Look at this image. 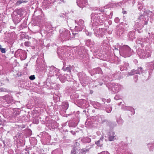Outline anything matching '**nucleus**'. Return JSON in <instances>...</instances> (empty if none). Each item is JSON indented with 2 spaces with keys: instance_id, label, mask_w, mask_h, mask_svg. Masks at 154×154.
Here are the masks:
<instances>
[{
  "instance_id": "obj_1",
  "label": "nucleus",
  "mask_w": 154,
  "mask_h": 154,
  "mask_svg": "<svg viewBox=\"0 0 154 154\" xmlns=\"http://www.w3.org/2000/svg\"><path fill=\"white\" fill-rule=\"evenodd\" d=\"M120 55L124 57H129L133 54V51L127 45L120 46L119 50Z\"/></svg>"
},
{
  "instance_id": "obj_2",
  "label": "nucleus",
  "mask_w": 154,
  "mask_h": 154,
  "mask_svg": "<svg viewBox=\"0 0 154 154\" xmlns=\"http://www.w3.org/2000/svg\"><path fill=\"white\" fill-rule=\"evenodd\" d=\"M59 38L63 41L69 40L70 37V33L69 31L66 29L62 28L59 30Z\"/></svg>"
},
{
  "instance_id": "obj_3",
  "label": "nucleus",
  "mask_w": 154,
  "mask_h": 154,
  "mask_svg": "<svg viewBox=\"0 0 154 154\" xmlns=\"http://www.w3.org/2000/svg\"><path fill=\"white\" fill-rule=\"evenodd\" d=\"M145 18L144 16L141 15L136 21L135 26L137 28H142L144 25H146L147 23V21H145Z\"/></svg>"
},
{
  "instance_id": "obj_4",
  "label": "nucleus",
  "mask_w": 154,
  "mask_h": 154,
  "mask_svg": "<svg viewBox=\"0 0 154 154\" xmlns=\"http://www.w3.org/2000/svg\"><path fill=\"white\" fill-rule=\"evenodd\" d=\"M137 54L140 58L144 59L149 57L150 56L151 51L150 50L138 49L137 51Z\"/></svg>"
},
{
  "instance_id": "obj_5",
  "label": "nucleus",
  "mask_w": 154,
  "mask_h": 154,
  "mask_svg": "<svg viewBox=\"0 0 154 154\" xmlns=\"http://www.w3.org/2000/svg\"><path fill=\"white\" fill-rule=\"evenodd\" d=\"M110 91L112 93L115 94L118 93L121 89V85L118 84L112 83L110 84L108 87Z\"/></svg>"
},
{
  "instance_id": "obj_6",
  "label": "nucleus",
  "mask_w": 154,
  "mask_h": 154,
  "mask_svg": "<svg viewBox=\"0 0 154 154\" xmlns=\"http://www.w3.org/2000/svg\"><path fill=\"white\" fill-rule=\"evenodd\" d=\"M15 55L17 57H19L21 60H25L27 57V53L24 50L18 49L15 53Z\"/></svg>"
},
{
  "instance_id": "obj_7",
  "label": "nucleus",
  "mask_w": 154,
  "mask_h": 154,
  "mask_svg": "<svg viewBox=\"0 0 154 154\" xmlns=\"http://www.w3.org/2000/svg\"><path fill=\"white\" fill-rule=\"evenodd\" d=\"M79 79L81 83L83 86L87 85L89 82L88 78L86 76L84 73H80L79 74Z\"/></svg>"
},
{
  "instance_id": "obj_8",
  "label": "nucleus",
  "mask_w": 154,
  "mask_h": 154,
  "mask_svg": "<svg viewBox=\"0 0 154 154\" xmlns=\"http://www.w3.org/2000/svg\"><path fill=\"white\" fill-rule=\"evenodd\" d=\"M77 25L75 26V30L77 32L81 31L85 28L84 22L82 19H80L77 23Z\"/></svg>"
},
{
  "instance_id": "obj_9",
  "label": "nucleus",
  "mask_w": 154,
  "mask_h": 154,
  "mask_svg": "<svg viewBox=\"0 0 154 154\" xmlns=\"http://www.w3.org/2000/svg\"><path fill=\"white\" fill-rule=\"evenodd\" d=\"M93 30L94 31L95 35L97 37L100 38L103 35L105 29L104 28H99L98 29H94Z\"/></svg>"
},
{
  "instance_id": "obj_10",
  "label": "nucleus",
  "mask_w": 154,
  "mask_h": 154,
  "mask_svg": "<svg viewBox=\"0 0 154 154\" xmlns=\"http://www.w3.org/2000/svg\"><path fill=\"white\" fill-rule=\"evenodd\" d=\"M143 70L142 69V68L140 67L138 68L137 70H132L130 72H128V76H131L134 75L135 74H140L143 72Z\"/></svg>"
},
{
  "instance_id": "obj_11",
  "label": "nucleus",
  "mask_w": 154,
  "mask_h": 154,
  "mask_svg": "<svg viewBox=\"0 0 154 154\" xmlns=\"http://www.w3.org/2000/svg\"><path fill=\"white\" fill-rule=\"evenodd\" d=\"M3 100L2 101L3 103L6 102L7 103L9 104L13 102V97L11 96L6 95L5 97H2L1 100Z\"/></svg>"
},
{
  "instance_id": "obj_12",
  "label": "nucleus",
  "mask_w": 154,
  "mask_h": 154,
  "mask_svg": "<svg viewBox=\"0 0 154 154\" xmlns=\"http://www.w3.org/2000/svg\"><path fill=\"white\" fill-rule=\"evenodd\" d=\"M100 14L98 13H96V12L91 14V20H93L94 22H96L97 24L98 20L99 19V18L100 15Z\"/></svg>"
},
{
  "instance_id": "obj_13",
  "label": "nucleus",
  "mask_w": 154,
  "mask_h": 154,
  "mask_svg": "<svg viewBox=\"0 0 154 154\" xmlns=\"http://www.w3.org/2000/svg\"><path fill=\"white\" fill-rule=\"evenodd\" d=\"M87 3V0H77V4L80 8H83Z\"/></svg>"
},
{
  "instance_id": "obj_14",
  "label": "nucleus",
  "mask_w": 154,
  "mask_h": 154,
  "mask_svg": "<svg viewBox=\"0 0 154 154\" xmlns=\"http://www.w3.org/2000/svg\"><path fill=\"white\" fill-rule=\"evenodd\" d=\"M12 17L14 22L15 24L19 23L22 18L21 15L20 14L14 16Z\"/></svg>"
},
{
  "instance_id": "obj_15",
  "label": "nucleus",
  "mask_w": 154,
  "mask_h": 154,
  "mask_svg": "<svg viewBox=\"0 0 154 154\" xmlns=\"http://www.w3.org/2000/svg\"><path fill=\"white\" fill-rule=\"evenodd\" d=\"M145 42V39H143L142 38L140 37L138 38L137 41V44L140 45L142 47L144 46V45L143 43Z\"/></svg>"
},
{
  "instance_id": "obj_16",
  "label": "nucleus",
  "mask_w": 154,
  "mask_h": 154,
  "mask_svg": "<svg viewBox=\"0 0 154 154\" xmlns=\"http://www.w3.org/2000/svg\"><path fill=\"white\" fill-rule=\"evenodd\" d=\"M94 107L97 109H103L101 104L100 103L97 102H95L93 104Z\"/></svg>"
},
{
  "instance_id": "obj_17",
  "label": "nucleus",
  "mask_w": 154,
  "mask_h": 154,
  "mask_svg": "<svg viewBox=\"0 0 154 154\" xmlns=\"http://www.w3.org/2000/svg\"><path fill=\"white\" fill-rule=\"evenodd\" d=\"M129 67V65L128 63L127 62H124V65L122 66L121 68V70H124L127 69Z\"/></svg>"
},
{
  "instance_id": "obj_18",
  "label": "nucleus",
  "mask_w": 154,
  "mask_h": 154,
  "mask_svg": "<svg viewBox=\"0 0 154 154\" xmlns=\"http://www.w3.org/2000/svg\"><path fill=\"white\" fill-rule=\"evenodd\" d=\"M115 133L114 132H112L110 133L108 137L109 140L110 141H112L116 138H115Z\"/></svg>"
},
{
  "instance_id": "obj_19",
  "label": "nucleus",
  "mask_w": 154,
  "mask_h": 154,
  "mask_svg": "<svg viewBox=\"0 0 154 154\" xmlns=\"http://www.w3.org/2000/svg\"><path fill=\"white\" fill-rule=\"evenodd\" d=\"M99 19L98 20V22L101 23H103L105 21V19L104 15L101 14H100Z\"/></svg>"
},
{
  "instance_id": "obj_20",
  "label": "nucleus",
  "mask_w": 154,
  "mask_h": 154,
  "mask_svg": "<svg viewBox=\"0 0 154 154\" xmlns=\"http://www.w3.org/2000/svg\"><path fill=\"white\" fill-rule=\"evenodd\" d=\"M103 137H101L99 140L96 142L95 143L98 146L101 147L103 145Z\"/></svg>"
},
{
  "instance_id": "obj_21",
  "label": "nucleus",
  "mask_w": 154,
  "mask_h": 154,
  "mask_svg": "<svg viewBox=\"0 0 154 154\" xmlns=\"http://www.w3.org/2000/svg\"><path fill=\"white\" fill-rule=\"evenodd\" d=\"M63 151L60 149L54 150L52 152V154H63Z\"/></svg>"
},
{
  "instance_id": "obj_22",
  "label": "nucleus",
  "mask_w": 154,
  "mask_h": 154,
  "mask_svg": "<svg viewBox=\"0 0 154 154\" xmlns=\"http://www.w3.org/2000/svg\"><path fill=\"white\" fill-rule=\"evenodd\" d=\"M28 2L26 0H19L17 1L15 4V5L16 6H18L22 3H26Z\"/></svg>"
},
{
  "instance_id": "obj_23",
  "label": "nucleus",
  "mask_w": 154,
  "mask_h": 154,
  "mask_svg": "<svg viewBox=\"0 0 154 154\" xmlns=\"http://www.w3.org/2000/svg\"><path fill=\"white\" fill-rule=\"evenodd\" d=\"M128 37L130 40H133L134 38V32H129L128 34Z\"/></svg>"
},
{
  "instance_id": "obj_24",
  "label": "nucleus",
  "mask_w": 154,
  "mask_h": 154,
  "mask_svg": "<svg viewBox=\"0 0 154 154\" xmlns=\"http://www.w3.org/2000/svg\"><path fill=\"white\" fill-rule=\"evenodd\" d=\"M148 147L150 151L153 150V148L154 147V142L149 143L147 144Z\"/></svg>"
},
{
  "instance_id": "obj_25",
  "label": "nucleus",
  "mask_w": 154,
  "mask_h": 154,
  "mask_svg": "<svg viewBox=\"0 0 154 154\" xmlns=\"http://www.w3.org/2000/svg\"><path fill=\"white\" fill-rule=\"evenodd\" d=\"M93 72L95 73L101 74L102 73V70L100 68H98L94 69Z\"/></svg>"
},
{
  "instance_id": "obj_26",
  "label": "nucleus",
  "mask_w": 154,
  "mask_h": 154,
  "mask_svg": "<svg viewBox=\"0 0 154 154\" xmlns=\"http://www.w3.org/2000/svg\"><path fill=\"white\" fill-rule=\"evenodd\" d=\"M106 111L108 113H110L112 110V107L110 105H108L105 109Z\"/></svg>"
},
{
  "instance_id": "obj_27",
  "label": "nucleus",
  "mask_w": 154,
  "mask_h": 154,
  "mask_svg": "<svg viewBox=\"0 0 154 154\" xmlns=\"http://www.w3.org/2000/svg\"><path fill=\"white\" fill-rule=\"evenodd\" d=\"M51 68L53 69V71H54V75L57 76L58 75L57 72H58L59 71V70L54 66H52Z\"/></svg>"
},
{
  "instance_id": "obj_28",
  "label": "nucleus",
  "mask_w": 154,
  "mask_h": 154,
  "mask_svg": "<svg viewBox=\"0 0 154 154\" xmlns=\"http://www.w3.org/2000/svg\"><path fill=\"white\" fill-rule=\"evenodd\" d=\"M148 68L151 70H152L154 68V64L152 62L149 63Z\"/></svg>"
},
{
  "instance_id": "obj_29",
  "label": "nucleus",
  "mask_w": 154,
  "mask_h": 154,
  "mask_svg": "<svg viewBox=\"0 0 154 154\" xmlns=\"http://www.w3.org/2000/svg\"><path fill=\"white\" fill-rule=\"evenodd\" d=\"M6 40H9L12 39L11 34L10 33H7V35L6 36Z\"/></svg>"
},
{
  "instance_id": "obj_30",
  "label": "nucleus",
  "mask_w": 154,
  "mask_h": 154,
  "mask_svg": "<svg viewBox=\"0 0 154 154\" xmlns=\"http://www.w3.org/2000/svg\"><path fill=\"white\" fill-rule=\"evenodd\" d=\"M109 5H106V6H104V7H102L101 8H100L99 9V11L101 12H104V9H106L107 8H109Z\"/></svg>"
},
{
  "instance_id": "obj_31",
  "label": "nucleus",
  "mask_w": 154,
  "mask_h": 154,
  "mask_svg": "<svg viewBox=\"0 0 154 154\" xmlns=\"http://www.w3.org/2000/svg\"><path fill=\"white\" fill-rule=\"evenodd\" d=\"M117 122L119 125H122L123 124L124 122L121 118H119L117 120Z\"/></svg>"
},
{
  "instance_id": "obj_32",
  "label": "nucleus",
  "mask_w": 154,
  "mask_h": 154,
  "mask_svg": "<svg viewBox=\"0 0 154 154\" xmlns=\"http://www.w3.org/2000/svg\"><path fill=\"white\" fill-rule=\"evenodd\" d=\"M127 110H130L131 112H132L133 115H134L135 113L134 109L132 107H127Z\"/></svg>"
},
{
  "instance_id": "obj_33",
  "label": "nucleus",
  "mask_w": 154,
  "mask_h": 154,
  "mask_svg": "<svg viewBox=\"0 0 154 154\" xmlns=\"http://www.w3.org/2000/svg\"><path fill=\"white\" fill-rule=\"evenodd\" d=\"M69 107V105L67 103H65L63 104V108L65 109V110L67 109Z\"/></svg>"
},
{
  "instance_id": "obj_34",
  "label": "nucleus",
  "mask_w": 154,
  "mask_h": 154,
  "mask_svg": "<svg viewBox=\"0 0 154 154\" xmlns=\"http://www.w3.org/2000/svg\"><path fill=\"white\" fill-rule=\"evenodd\" d=\"M78 150L75 148H73L71 151V154H75L78 152Z\"/></svg>"
},
{
  "instance_id": "obj_35",
  "label": "nucleus",
  "mask_w": 154,
  "mask_h": 154,
  "mask_svg": "<svg viewBox=\"0 0 154 154\" xmlns=\"http://www.w3.org/2000/svg\"><path fill=\"white\" fill-rule=\"evenodd\" d=\"M91 44L92 45H94V42H91L90 40L88 39L87 40L86 42V44L87 45H90Z\"/></svg>"
},
{
  "instance_id": "obj_36",
  "label": "nucleus",
  "mask_w": 154,
  "mask_h": 154,
  "mask_svg": "<svg viewBox=\"0 0 154 154\" xmlns=\"http://www.w3.org/2000/svg\"><path fill=\"white\" fill-rule=\"evenodd\" d=\"M8 51V49L7 48H3L1 47V52L2 53H5L6 52Z\"/></svg>"
},
{
  "instance_id": "obj_37",
  "label": "nucleus",
  "mask_w": 154,
  "mask_h": 154,
  "mask_svg": "<svg viewBox=\"0 0 154 154\" xmlns=\"http://www.w3.org/2000/svg\"><path fill=\"white\" fill-rule=\"evenodd\" d=\"M73 37H72V38H75L76 39H77L78 37H79V35L77 33H74L73 32L72 33Z\"/></svg>"
},
{
  "instance_id": "obj_38",
  "label": "nucleus",
  "mask_w": 154,
  "mask_h": 154,
  "mask_svg": "<svg viewBox=\"0 0 154 154\" xmlns=\"http://www.w3.org/2000/svg\"><path fill=\"white\" fill-rule=\"evenodd\" d=\"M14 116H17L18 115H19L20 114V112L19 111V109H17L15 110V111L14 112Z\"/></svg>"
},
{
  "instance_id": "obj_39",
  "label": "nucleus",
  "mask_w": 154,
  "mask_h": 154,
  "mask_svg": "<svg viewBox=\"0 0 154 154\" xmlns=\"http://www.w3.org/2000/svg\"><path fill=\"white\" fill-rule=\"evenodd\" d=\"M63 69L64 71H67L68 72L70 71V69L69 67H67L66 68H64L63 67Z\"/></svg>"
},
{
  "instance_id": "obj_40",
  "label": "nucleus",
  "mask_w": 154,
  "mask_h": 154,
  "mask_svg": "<svg viewBox=\"0 0 154 154\" xmlns=\"http://www.w3.org/2000/svg\"><path fill=\"white\" fill-rule=\"evenodd\" d=\"M121 97L119 95H116L115 96L114 99L116 100H118L120 99H121Z\"/></svg>"
},
{
  "instance_id": "obj_41",
  "label": "nucleus",
  "mask_w": 154,
  "mask_h": 154,
  "mask_svg": "<svg viewBox=\"0 0 154 154\" xmlns=\"http://www.w3.org/2000/svg\"><path fill=\"white\" fill-rule=\"evenodd\" d=\"M30 43L29 42H26L24 43V45L26 46H30Z\"/></svg>"
},
{
  "instance_id": "obj_42",
  "label": "nucleus",
  "mask_w": 154,
  "mask_h": 154,
  "mask_svg": "<svg viewBox=\"0 0 154 154\" xmlns=\"http://www.w3.org/2000/svg\"><path fill=\"white\" fill-rule=\"evenodd\" d=\"M29 79L31 80H33L35 79V77L34 75H31L29 77Z\"/></svg>"
},
{
  "instance_id": "obj_43",
  "label": "nucleus",
  "mask_w": 154,
  "mask_h": 154,
  "mask_svg": "<svg viewBox=\"0 0 154 154\" xmlns=\"http://www.w3.org/2000/svg\"><path fill=\"white\" fill-rule=\"evenodd\" d=\"M115 21L116 23H118L119 22V19L118 17H116L115 19Z\"/></svg>"
},
{
  "instance_id": "obj_44",
  "label": "nucleus",
  "mask_w": 154,
  "mask_h": 154,
  "mask_svg": "<svg viewBox=\"0 0 154 154\" xmlns=\"http://www.w3.org/2000/svg\"><path fill=\"white\" fill-rule=\"evenodd\" d=\"M98 154H109L106 151H103V152H102L100 153H99Z\"/></svg>"
},
{
  "instance_id": "obj_45",
  "label": "nucleus",
  "mask_w": 154,
  "mask_h": 154,
  "mask_svg": "<svg viewBox=\"0 0 154 154\" xmlns=\"http://www.w3.org/2000/svg\"><path fill=\"white\" fill-rule=\"evenodd\" d=\"M116 126V124L115 123L113 122L111 123V127H113Z\"/></svg>"
},
{
  "instance_id": "obj_46",
  "label": "nucleus",
  "mask_w": 154,
  "mask_h": 154,
  "mask_svg": "<svg viewBox=\"0 0 154 154\" xmlns=\"http://www.w3.org/2000/svg\"><path fill=\"white\" fill-rule=\"evenodd\" d=\"M60 49L62 50L61 48H60V47L58 48V49L57 51V54H60Z\"/></svg>"
},
{
  "instance_id": "obj_47",
  "label": "nucleus",
  "mask_w": 154,
  "mask_h": 154,
  "mask_svg": "<svg viewBox=\"0 0 154 154\" xmlns=\"http://www.w3.org/2000/svg\"><path fill=\"white\" fill-rule=\"evenodd\" d=\"M41 63H42L44 66H45V63L44 61V60L43 59H42V60H41Z\"/></svg>"
},
{
  "instance_id": "obj_48",
  "label": "nucleus",
  "mask_w": 154,
  "mask_h": 154,
  "mask_svg": "<svg viewBox=\"0 0 154 154\" xmlns=\"http://www.w3.org/2000/svg\"><path fill=\"white\" fill-rule=\"evenodd\" d=\"M124 144V146H126L127 145L126 144H125L124 142H122L120 144H119V146H121V145L122 144V145H123V144Z\"/></svg>"
},
{
  "instance_id": "obj_49",
  "label": "nucleus",
  "mask_w": 154,
  "mask_h": 154,
  "mask_svg": "<svg viewBox=\"0 0 154 154\" xmlns=\"http://www.w3.org/2000/svg\"><path fill=\"white\" fill-rule=\"evenodd\" d=\"M86 33L87 35L91 36V33L88 32V31L87 32L86 31Z\"/></svg>"
},
{
  "instance_id": "obj_50",
  "label": "nucleus",
  "mask_w": 154,
  "mask_h": 154,
  "mask_svg": "<svg viewBox=\"0 0 154 154\" xmlns=\"http://www.w3.org/2000/svg\"><path fill=\"white\" fill-rule=\"evenodd\" d=\"M0 91H1L5 92L6 91V90L3 88H1Z\"/></svg>"
},
{
  "instance_id": "obj_51",
  "label": "nucleus",
  "mask_w": 154,
  "mask_h": 154,
  "mask_svg": "<svg viewBox=\"0 0 154 154\" xmlns=\"http://www.w3.org/2000/svg\"><path fill=\"white\" fill-rule=\"evenodd\" d=\"M67 123V122H66L65 123H63L62 124V126L64 127V126H66V125Z\"/></svg>"
},
{
  "instance_id": "obj_52",
  "label": "nucleus",
  "mask_w": 154,
  "mask_h": 154,
  "mask_svg": "<svg viewBox=\"0 0 154 154\" xmlns=\"http://www.w3.org/2000/svg\"><path fill=\"white\" fill-rule=\"evenodd\" d=\"M34 123L36 124H38V122H39V121L38 120H37V121H34Z\"/></svg>"
},
{
  "instance_id": "obj_53",
  "label": "nucleus",
  "mask_w": 154,
  "mask_h": 154,
  "mask_svg": "<svg viewBox=\"0 0 154 154\" xmlns=\"http://www.w3.org/2000/svg\"><path fill=\"white\" fill-rule=\"evenodd\" d=\"M71 133L73 135H74L75 134V132L72 131H71Z\"/></svg>"
},
{
  "instance_id": "obj_54",
  "label": "nucleus",
  "mask_w": 154,
  "mask_h": 154,
  "mask_svg": "<svg viewBox=\"0 0 154 154\" xmlns=\"http://www.w3.org/2000/svg\"><path fill=\"white\" fill-rule=\"evenodd\" d=\"M137 77H135L134 78V81L136 82L137 79Z\"/></svg>"
},
{
  "instance_id": "obj_55",
  "label": "nucleus",
  "mask_w": 154,
  "mask_h": 154,
  "mask_svg": "<svg viewBox=\"0 0 154 154\" xmlns=\"http://www.w3.org/2000/svg\"><path fill=\"white\" fill-rule=\"evenodd\" d=\"M103 81H101V82H99V85H100V86H101V85H102V84H103V82H103Z\"/></svg>"
},
{
  "instance_id": "obj_56",
  "label": "nucleus",
  "mask_w": 154,
  "mask_h": 154,
  "mask_svg": "<svg viewBox=\"0 0 154 154\" xmlns=\"http://www.w3.org/2000/svg\"><path fill=\"white\" fill-rule=\"evenodd\" d=\"M85 152L84 151H82V152H80L79 154H85Z\"/></svg>"
},
{
  "instance_id": "obj_57",
  "label": "nucleus",
  "mask_w": 154,
  "mask_h": 154,
  "mask_svg": "<svg viewBox=\"0 0 154 154\" xmlns=\"http://www.w3.org/2000/svg\"><path fill=\"white\" fill-rule=\"evenodd\" d=\"M2 0V3H3V4L5 5V0Z\"/></svg>"
},
{
  "instance_id": "obj_58",
  "label": "nucleus",
  "mask_w": 154,
  "mask_h": 154,
  "mask_svg": "<svg viewBox=\"0 0 154 154\" xmlns=\"http://www.w3.org/2000/svg\"><path fill=\"white\" fill-rule=\"evenodd\" d=\"M113 11H111L110 12V16H112L113 15Z\"/></svg>"
},
{
  "instance_id": "obj_59",
  "label": "nucleus",
  "mask_w": 154,
  "mask_h": 154,
  "mask_svg": "<svg viewBox=\"0 0 154 154\" xmlns=\"http://www.w3.org/2000/svg\"><path fill=\"white\" fill-rule=\"evenodd\" d=\"M126 13H127V12L126 11H122V13L123 14H125Z\"/></svg>"
},
{
  "instance_id": "obj_60",
  "label": "nucleus",
  "mask_w": 154,
  "mask_h": 154,
  "mask_svg": "<svg viewBox=\"0 0 154 154\" xmlns=\"http://www.w3.org/2000/svg\"><path fill=\"white\" fill-rule=\"evenodd\" d=\"M118 47H116V46H115L114 47V49H115L116 50H118Z\"/></svg>"
},
{
  "instance_id": "obj_61",
  "label": "nucleus",
  "mask_w": 154,
  "mask_h": 154,
  "mask_svg": "<svg viewBox=\"0 0 154 154\" xmlns=\"http://www.w3.org/2000/svg\"><path fill=\"white\" fill-rule=\"evenodd\" d=\"M110 99L107 100V103H109L110 102Z\"/></svg>"
},
{
  "instance_id": "obj_62",
  "label": "nucleus",
  "mask_w": 154,
  "mask_h": 154,
  "mask_svg": "<svg viewBox=\"0 0 154 154\" xmlns=\"http://www.w3.org/2000/svg\"><path fill=\"white\" fill-rule=\"evenodd\" d=\"M40 60V59H39V58H38V59L36 61V62H39Z\"/></svg>"
},
{
  "instance_id": "obj_63",
  "label": "nucleus",
  "mask_w": 154,
  "mask_h": 154,
  "mask_svg": "<svg viewBox=\"0 0 154 154\" xmlns=\"http://www.w3.org/2000/svg\"><path fill=\"white\" fill-rule=\"evenodd\" d=\"M66 136H64L63 137V139H66Z\"/></svg>"
},
{
  "instance_id": "obj_64",
  "label": "nucleus",
  "mask_w": 154,
  "mask_h": 154,
  "mask_svg": "<svg viewBox=\"0 0 154 154\" xmlns=\"http://www.w3.org/2000/svg\"><path fill=\"white\" fill-rule=\"evenodd\" d=\"M93 93V91H91V92H90V93L91 94H92Z\"/></svg>"
}]
</instances>
